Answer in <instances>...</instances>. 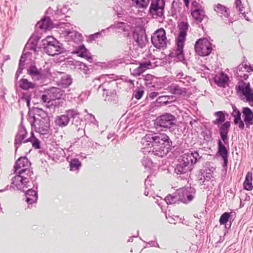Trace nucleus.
<instances>
[{"instance_id": "f257e3e1", "label": "nucleus", "mask_w": 253, "mask_h": 253, "mask_svg": "<svg viewBox=\"0 0 253 253\" xmlns=\"http://www.w3.org/2000/svg\"><path fill=\"white\" fill-rule=\"evenodd\" d=\"M141 142L144 146V152H148L160 157L169 153L172 143L167 135L161 133L147 134L142 138Z\"/></svg>"}, {"instance_id": "f03ea898", "label": "nucleus", "mask_w": 253, "mask_h": 253, "mask_svg": "<svg viewBox=\"0 0 253 253\" xmlns=\"http://www.w3.org/2000/svg\"><path fill=\"white\" fill-rule=\"evenodd\" d=\"M200 158L197 152L184 154L176 165L175 172L178 174L186 173L192 169V165L195 164L198 159Z\"/></svg>"}, {"instance_id": "7ed1b4c3", "label": "nucleus", "mask_w": 253, "mask_h": 253, "mask_svg": "<svg viewBox=\"0 0 253 253\" xmlns=\"http://www.w3.org/2000/svg\"><path fill=\"white\" fill-rule=\"evenodd\" d=\"M178 27L180 32L177 40V48L175 54L178 60L182 62L184 60L183 48L189 25L187 22L182 21L178 24Z\"/></svg>"}, {"instance_id": "20e7f679", "label": "nucleus", "mask_w": 253, "mask_h": 253, "mask_svg": "<svg viewBox=\"0 0 253 253\" xmlns=\"http://www.w3.org/2000/svg\"><path fill=\"white\" fill-rule=\"evenodd\" d=\"M193 196L186 189H180L177 193L169 194L165 198V201L168 204H174L181 201L187 203L192 201Z\"/></svg>"}, {"instance_id": "39448f33", "label": "nucleus", "mask_w": 253, "mask_h": 253, "mask_svg": "<svg viewBox=\"0 0 253 253\" xmlns=\"http://www.w3.org/2000/svg\"><path fill=\"white\" fill-rule=\"evenodd\" d=\"M42 42L44 51L49 55L54 56L61 53V48L53 37L47 36Z\"/></svg>"}, {"instance_id": "423d86ee", "label": "nucleus", "mask_w": 253, "mask_h": 253, "mask_svg": "<svg viewBox=\"0 0 253 253\" xmlns=\"http://www.w3.org/2000/svg\"><path fill=\"white\" fill-rule=\"evenodd\" d=\"M151 41L154 46L158 49H165L167 45L166 31L163 28L158 29L151 37Z\"/></svg>"}, {"instance_id": "0eeeda50", "label": "nucleus", "mask_w": 253, "mask_h": 253, "mask_svg": "<svg viewBox=\"0 0 253 253\" xmlns=\"http://www.w3.org/2000/svg\"><path fill=\"white\" fill-rule=\"evenodd\" d=\"M195 50L199 55L205 56L211 53L212 48L211 44L207 39L201 38L196 42Z\"/></svg>"}, {"instance_id": "6e6552de", "label": "nucleus", "mask_w": 253, "mask_h": 253, "mask_svg": "<svg viewBox=\"0 0 253 253\" xmlns=\"http://www.w3.org/2000/svg\"><path fill=\"white\" fill-rule=\"evenodd\" d=\"M27 172V175L28 176H31L33 174V172L28 169H23L18 171L15 172L17 174L12 179V184L14 185L17 189H20L21 187L23 185H26L27 179V177L25 176L24 173Z\"/></svg>"}, {"instance_id": "1a4fd4ad", "label": "nucleus", "mask_w": 253, "mask_h": 253, "mask_svg": "<svg viewBox=\"0 0 253 253\" xmlns=\"http://www.w3.org/2000/svg\"><path fill=\"white\" fill-rule=\"evenodd\" d=\"M64 91L61 89L52 87L45 91V94L42 96V99L44 102L49 103L51 101L59 99L63 94Z\"/></svg>"}, {"instance_id": "9d476101", "label": "nucleus", "mask_w": 253, "mask_h": 253, "mask_svg": "<svg viewBox=\"0 0 253 253\" xmlns=\"http://www.w3.org/2000/svg\"><path fill=\"white\" fill-rule=\"evenodd\" d=\"M174 117L170 114L166 113L158 117L155 124L163 128H169L174 124Z\"/></svg>"}, {"instance_id": "9b49d317", "label": "nucleus", "mask_w": 253, "mask_h": 253, "mask_svg": "<svg viewBox=\"0 0 253 253\" xmlns=\"http://www.w3.org/2000/svg\"><path fill=\"white\" fill-rule=\"evenodd\" d=\"M165 2L164 0H152L150 7L151 13L161 17L164 15Z\"/></svg>"}, {"instance_id": "f8f14e48", "label": "nucleus", "mask_w": 253, "mask_h": 253, "mask_svg": "<svg viewBox=\"0 0 253 253\" xmlns=\"http://www.w3.org/2000/svg\"><path fill=\"white\" fill-rule=\"evenodd\" d=\"M236 88L245 96L247 102L253 103V90L251 89L249 83H242Z\"/></svg>"}, {"instance_id": "ddd939ff", "label": "nucleus", "mask_w": 253, "mask_h": 253, "mask_svg": "<svg viewBox=\"0 0 253 253\" xmlns=\"http://www.w3.org/2000/svg\"><path fill=\"white\" fill-rule=\"evenodd\" d=\"M36 131L42 135H46L47 137L52 133L50 128V121H39V126L36 127Z\"/></svg>"}, {"instance_id": "4468645a", "label": "nucleus", "mask_w": 253, "mask_h": 253, "mask_svg": "<svg viewBox=\"0 0 253 253\" xmlns=\"http://www.w3.org/2000/svg\"><path fill=\"white\" fill-rule=\"evenodd\" d=\"M230 127V123L227 121L223 125H222L219 128V133L222 140L225 144L228 143V136L227 134L229 131V129Z\"/></svg>"}, {"instance_id": "2eb2a0df", "label": "nucleus", "mask_w": 253, "mask_h": 253, "mask_svg": "<svg viewBox=\"0 0 253 253\" xmlns=\"http://www.w3.org/2000/svg\"><path fill=\"white\" fill-rule=\"evenodd\" d=\"M151 65L150 61L140 63L138 67L133 69L132 74L134 76H139L149 69Z\"/></svg>"}, {"instance_id": "dca6fc26", "label": "nucleus", "mask_w": 253, "mask_h": 253, "mask_svg": "<svg viewBox=\"0 0 253 253\" xmlns=\"http://www.w3.org/2000/svg\"><path fill=\"white\" fill-rule=\"evenodd\" d=\"M170 93L176 95H185L187 92V89L180 87L179 85L172 84L169 85L167 88Z\"/></svg>"}, {"instance_id": "f3484780", "label": "nucleus", "mask_w": 253, "mask_h": 253, "mask_svg": "<svg viewBox=\"0 0 253 253\" xmlns=\"http://www.w3.org/2000/svg\"><path fill=\"white\" fill-rule=\"evenodd\" d=\"M26 135L27 131L25 128L23 126H20L15 139V145L16 147V150H17L18 147L17 145L21 144Z\"/></svg>"}, {"instance_id": "a211bd4d", "label": "nucleus", "mask_w": 253, "mask_h": 253, "mask_svg": "<svg viewBox=\"0 0 253 253\" xmlns=\"http://www.w3.org/2000/svg\"><path fill=\"white\" fill-rule=\"evenodd\" d=\"M228 77L227 75L221 73L219 74L215 75L214 77V82L219 86L224 87L227 84Z\"/></svg>"}, {"instance_id": "6ab92c4d", "label": "nucleus", "mask_w": 253, "mask_h": 253, "mask_svg": "<svg viewBox=\"0 0 253 253\" xmlns=\"http://www.w3.org/2000/svg\"><path fill=\"white\" fill-rule=\"evenodd\" d=\"M218 153L219 155L222 157L224 160V166H226L228 162L227 154L228 151L225 146L222 144L221 141L219 140L218 141Z\"/></svg>"}, {"instance_id": "aec40b11", "label": "nucleus", "mask_w": 253, "mask_h": 253, "mask_svg": "<svg viewBox=\"0 0 253 253\" xmlns=\"http://www.w3.org/2000/svg\"><path fill=\"white\" fill-rule=\"evenodd\" d=\"M29 162L26 157H20L16 162L14 169L15 172L18 171L19 170L25 169L24 168L28 166Z\"/></svg>"}, {"instance_id": "412c9836", "label": "nucleus", "mask_w": 253, "mask_h": 253, "mask_svg": "<svg viewBox=\"0 0 253 253\" xmlns=\"http://www.w3.org/2000/svg\"><path fill=\"white\" fill-rule=\"evenodd\" d=\"M37 26L41 29L47 30L52 28V23L49 18L45 17L39 22L37 24Z\"/></svg>"}, {"instance_id": "4be33fe9", "label": "nucleus", "mask_w": 253, "mask_h": 253, "mask_svg": "<svg viewBox=\"0 0 253 253\" xmlns=\"http://www.w3.org/2000/svg\"><path fill=\"white\" fill-rule=\"evenodd\" d=\"M191 15L195 22L197 23H201L206 16L205 11L204 9L193 11L191 12Z\"/></svg>"}, {"instance_id": "5701e85b", "label": "nucleus", "mask_w": 253, "mask_h": 253, "mask_svg": "<svg viewBox=\"0 0 253 253\" xmlns=\"http://www.w3.org/2000/svg\"><path fill=\"white\" fill-rule=\"evenodd\" d=\"M27 197L26 202L30 204H32L36 202L38 199V194L37 192L32 189H29L26 193Z\"/></svg>"}, {"instance_id": "b1692460", "label": "nucleus", "mask_w": 253, "mask_h": 253, "mask_svg": "<svg viewBox=\"0 0 253 253\" xmlns=\"http://www.w3.org/2000/svg\"><path fill=\"white\" fill-rule=\"evenodd\" d=\"M252 180V173L248 172L246 174L245 180L244 182V187L246 190L251 191L253 189Z\"/></svg>"}, {"instance_id": "393cba45", "label": "nucleus", "mask_w": 253, "mask_h": 253, "mask_svg": "<svg viewBox=\"0 0 253 253\" xmlns=\"http://www.w3.org/2000/svg\"><path fill=\"white\" fill-rule=\"evenodd\" d=\"M69 122V118L67 115H61L58 116L55 120V123L57 125L64 127L68 125Z\"/></svg>"}, {"instance_id": "a878e982", "label": "nucleus", "mask_w": 253, "mask_h": 253, "mask_svg": "<svg viewBox=\"0 0 253 253\" xmlns=\"http://www.w3.org/2000/svg\"><path fill=\"white\" fill-rule=\"evenodd\" d=\"M182 3L178 0H174L172 3L171 13L173 16L177 15L181 10Z\"/></svg>"}, {"instance_id": "bb28decb", "label": "nucleus", "mask_w": 253, "mask_h": 253, "mask_svg": "<svg viewBox=\"0 0 253 253\" xmlns=\"http://www.w3.org/2000/svg\"><path fill=\"white\" fill-rule=\"evenodd\" d=\"M214 9L217 13H220L225 17H227L229 16V9L220 4L215 5L214 6Z\"/></svg>"}, {"instance_id": "cd10ccee", "label": "nucleus", "mask_w": 253, "mask_h": 253, "mask_svg": "<svg viewBox=\"0 0 253 253\" xmlns=\"http://www.w3.org/2000/svg\"><path fill=\"white\" fill-rule=\"evenodd\" d=\"M20 82V86L24 90H28L30 88H34L36 86V84L29 82L26 79H22Z\"/></svg>"}, {"instance_id": "c85d7f7f", "label": "nucleus", "mask_w": 253, "mask_h": 253, "mask_svg": "<svg viewBox=\"0 0 253 253\" xmlns=\"http://www.w3.org/2000/svg\"><path fill=\"white\" fill-rule=\"evenodd\" d=\"M245 115L244 121L247 127L253 124V112H243Z\"/></svg>"}, {"instance_id": "c756f323", "label": "nucleus", "mask_w": 253, "mask_h": 253, "mask_svg": "<svg viewBox=\"0 0 253 253\" xmlns=\"http://www.w3.org/2000/svg\"><path fill=\"white\" fill-rule=\"evenodd\" d=\"M236 4L239 11L242 14L245 13V9L248 6V3L247 0H237Z\"/></svg>"}, {"instance_id": "7c9ffc66", "label": "nucleus", "mask_w": 253, "mask_h": 253, "mask_svg": "<svg viewBox=\"0 0 253 253\" xmlns=\"http://www.w3.org/2000/svg\"><path fill=\"white\" fill-rule=\"evenodd\" d=\"M32 142V146L35 149L40 148V141L35 137L33 132H31V136L27 140L23 141V142Z\"/></svg>"}, {"instance_id": "2f4dec72", "label": "nucleus", "mask_w": 253, "mask_h": 253, "mask_svg": "<svg viewBox=\"0 0 253 253\" xmlns=\"http://www.w3.org/2000/svg\"><path fill=\"white\" fill-rule=\"evenodd\" d=\"M76 53L78 54L79 57L82 58H85L87 60H89L92 59L90 56H88L87 55V50L85 48L84 45H82L79 47Z\"/></svg>"}, {"instance_id": "473e14b6", "label": "nucleus", "mask_w": 253, "mask_h": 253, "mask_svg": "<svg viewBox=\"0 0 253 253\" xmlns=\"http://www.w3.org/2000/svg\"><path fill=\"white\" fill-rule=\"evenodd\" d=\"M214 116L217 117V118L213 122V123L214 125H217L223 123L225 120V117L223 112H215Z\"/></svg>"}, {"instance_id": "72a5a7b5", "label": "nucleus", "mask_w": 253, "mask_h": 253, "mask_svg": "<svg viewBox=\"0 0 253 253\" xmlns=\"http://www.w3.org/2000/svg\"><path fill=\"white\" fill-rule=\"evenodd\" d=\"M41 113L39 114H37L41 117V119H39L38 118L35 116H33L34 122L33 123H35L37 120L39 121H46L47 120L48 121H50L49 117L48 116L46 112H40Z\"/></svg>"}, {"instance_id": "f704fd0d", "label": "nucleus", "mask_w": 253, "mask_h": 253, "mask_svg": "<svg viewBox=\"0 0 253 253\" xmlns=\"http://www.w3.org/2000/svg\"><path fill=\"white\" fill-rule=\"evenodd\" d=\"M70 169L71 170H76L81 166V163L77 159H74L70 162Z\"/></svg>"}, {"instance_id": "c9c22d12", "label": "nucleus", "mask_w": 253, "mask_h": 253, "mask_svg": "<svg viewBox=\"0 0 253 253\" xmlns=\"http://www.w3.org/2000/svg\"><path fill=\"white\" fill-rule=\"evenodd\" d=\"M139 7H146L147 6L149 0H131Z\"/></svg>"}, {"instance_id": "e433bc0d", "label": "nucleus", "mask_w": 253, "mask_h": 253, "mask_svg": "<svg viewBox=\"0 0 253 253\" xmlns=\"http://www.w3.org/2000/svg\"><path fill=\"white\" fill-rule=\"evenodd\" d=\"M230 214L228 212H225L223 213L220 217L219 222L221 225L225 224L229 220Z\"/></svg>"}, {"instance_id": "4c0bfd02", "label": "nucleus", "mask_w": 253, "mask_h": 253, "mask_svg": "<svg viewBox=\"0 0 253 253\" xmlns=\"http://www.w3.org/2000/svg\"><path fill=\"white\" fill-rule=\"evenodd\" d=\"M201 9H203L202 8L201 5L196 0H193L191 3V12L195 10H199Z\"/></svg>"}, {"instance_id": "58836bf2", "label": "nucleus", "mask_w": 253, "mask_h": 253, "mask_svg": "<svg viewBox=\"0 0 253 253\" xmlns=\"http://www.w3.org/2000/svg\"><path fill=\"white\" fill-rule=\"evenodd\" d=\"M142 163L145 168H151L153 165L152 161L147 157H144Z\"/></svg>"}, {"instance_id": "ea45409f", "label": "nucleus", "mask_w": 253, "mask_h": 253, "mask_svg": "<svg viewBox=\"0 0 253 253\" xmlns=\"http://www.w3.org/2000/svg\"><path fill=\"white\" fill-rule=\"evenodd\" d=\"M61 83L64 87H67L72 84V80L68 77L62 78Z\"/></svg>"}, {"instance_id": "a19ab883", "label": "nucleus", "mask_w": 253, "mask_h": 253, "mask_svg": "<svg viewBox=\"0 0 253 253\" xmlns=\"http://www.w3.org/2000/svg\"><path fill=\"white\" fill-rule=\"evenodd\" d=\"M29 74L32 76L40 75V72L35 66H31L28 70Z\"/></svg>"}, {"instance_id": "79ce46f5", "label": "nucleus", "mask_w": 253, "mask_h": 253, "mask_svg": "<svg viewBox=\"0 0 253 253\" xmlns=\"http://www.w3.org/2000/svg\"><path fill=\"white\" fill-rule=\"evenodd\" d=\"M157 102L158 104H160L161 105L167 104L168 103L167 96H162L159 97L157 100Z\"/></svg>"}, {"instance_id": "37998d69", "label": "nucleus", "mask_w": 253, "mask_h": 253, "mask_svg": "<svg viewBox=\"0 0 253 253\" xmlns=\"http://www.w3.org/2000/svg\"><path fill=\"white\" fill-rule=\"evenodd\" d=\"M144 92V91L143 89H138L134 92L133 96L136 99L139 100L142 97Z\"/></svg>"}, {"instance_id": "c03bdc74", "label": "nucleus", "mask_w": 253, "mask_h": 253, "mask_svg": "<svg viewBox=\"0 0 253 253\" xmlns=\"http://www.w3.org/2000/svg\"><path fill=\"white\" fill-rule=\"evenodd\" d=\"M79 68L84 73H86L88 70L87 66L83 62H81L79 64Z\"/></svg>"}, {"instance_id": "a18cd8bd", "label": "nucleus", "mask_w": 253, "mask_h": 253, "mask_svg": "<svg viewBox=\"0 0 253 253\" xmlns=\"http://www.w3.org/2000/svg\"><path fill=\"white\" fill-rule=\"evenodd\" d=\"M236 112L237 113V115L235 116V118L234 119V123H235V124H238L239 122L242 121L241 119V113L240 112Z\"/></svg>"}, {"instance_id": "49530a36", "label": "nucleus", "mask_w": 253, "mask_h": 253, "mask_svg": "<svg viewBox=\"0 0 253 253\" xmlns=\"http://www.w3.org/2000/svg\"><path fill=\"white\" fill-rule=\"evenodd\" d=\"M158 93L157 92H152L149 94V97L151 99H153L154 98L156 97L158 95Z\"/></svg>"}, {"instance_id": "de8ad7c7", "label": "nucleus", "mask_w": 253, "mask_h": 253, "mask_svg": "<svg viewBox=\"0 0 253 253\" xmlns=\"http://www.w3.org/2000/svg\"><path fill=\"white\" fill-rule=\"evenodd\" d=\"M238 124H239V127L240 129H244V126H245V125H244V123L243 121H241L240 122H239L238 123Z\"/></svg>"}, {"instance_id": "09e8293b", "label": "nucleus", "mask_w": 253, "mask_h": 253, "mask_svg": "<svg viewBox=\"0 0 253 253\" xmlns=\"http://www.w3.org/2000/svg\"><path fill=\"white\" fill-rule=\"evenodd\" d=\"M167 97H168V103H169V102H172L173 100H174L175 99L174 97L172 95L167 96Z\"/></svg>"}, {"instance_id": "8fccbe9b", "label": "nucleus", "mask_w": 253, "mask_h": 253, "mask_svg": "<svg viewBox=\"0 0 253 253\" xmlns=\"http://www.w3.org/2000/svg\"><path fill=\"white\" fill-rule=\"evenodd\" d=\"M185 6L188 8L189 6L190 0H183Z\"/></svg>"}, {"instance_id": "3c124183", "label": "nucleus", "mask_w": 253, "mask_h": 253, "mask_svg": "<svg viewBox=\"0 0 253 253\" xmlns=\"http://www.w3.org/2000/svg\"><path fill=\"white\" fill-rule=\"evenodd\" d=\"M211 176L210 173H207L206 176V177H205V179L207 180H209L211 179Z\"/></svg>"}, {"instance_id": "603ef678", "label": "nucleus", "mask_w": 253, "mask_h": 253, "mask_svg": "<svg viewBox=\"0 0 253 253\" xmlns=\"http://www.w3.org/2000/svg\"><path fill=\"white\" fill-rule=\"evenodd\" d=\"M100 35V34L99 33H96L94 34V35H92V37L93 38H96V37H97L98 36H99Z\"/></svg>"}, {"instance_id": "864d4df0", "label": "nucleus", "mask_w": 253, "mask_h": 253, "mask_svg": "<svg viewBox=\"0 0 253 253\" xmlns=\"http://www.w3.org/2000/svg\"><path fill=\"white\" fill-rule=\"evenodd\" d=\"M123 25H124V23H118L117 24V27H122Z\"/></svg>"}, {"instance_id": "5fc2aeb1", "label": "nucleus", "mask_w": 253, "mask_h": 253, "mask_svg": "<svg viewBox=\"0 0 253 253\" xmlns=\"http://www.w3.org/2000/svg\"><path fill=\"white\" fill-rule=\"evenodd\" d=\"M243 111H251V110L249 108H244Z\"/></svg>"}, {"instance_id": "6e6d98bb", "label": "nucleus", "mask_w": 253, "mask_h": 253, "mask_svg": "<svg viewBox=\"0 0 253 253\" xmlns=\"http://www.w3.org/2000/svg\"><path fill=\"white\" fill-rule=\"evenodd\" d=\"M154 244H155V243H154ZM153 245L154 246H156V247H157L158 248H160L159 244L158 243H156V245H155L154 244H153Z\"/></svg>"}, {"instance_id": "4d7b16f0", "label": "nucleus", "mask_w": 253, "mask_h": 253, "mask_svg": "<svg viewBox=\"0 0 253 253\" xmlns=\"http://www.w3.org/2000/svg\"><path fill=\"white\" fill-rule=\"evenodd\" d=\"M144 195H146V196H148L149 195L148 192L145 191L144 192Z\"/></svg>"}, {"instance_id": "13d9d810", "label": "nucleus", "mask_w": 253, "mask_h": 253, "mask_svg": "<svg viewBox=\"0 0 253 253\" xmlns=\"http://www.w3.org/2000/svg\"><path fill=\"white\" fill-rule=\"evenodd\" d=\"M27 172H26L25 173H24V174H25V176H26L28 178V177H30V176H28V175L26 174H27Z\"/></svg>"}, {"instance_id": "bf43d9fd", "label": "nucleus", "mask_w": 253, "mask_h": 253, "mask_svg": "<svg viewBox=\"0 0 253 253\" xmlns=\"http://www.w3.org/2000/svg\"><path fill=\"white\" fill-rule=\"evenodd\" d=\"M29 103H30L29 101L27 100V104H28V105H29Z\"/></svg>"}, {"instance_id": "052dcab7", "label": "nucleus", "mask_w": 253, "mask_h": 253, "mask_svg": "<svg viewBox=\"0 0 253 253\" xmlns=\"http://www.w3.org/2000/svg\"><path fill=\"white\" fill-rule=\"evenodd\" d=\"M169 222L171 223H172L171 221H169Z\"/></svg>"}]
</instances>
